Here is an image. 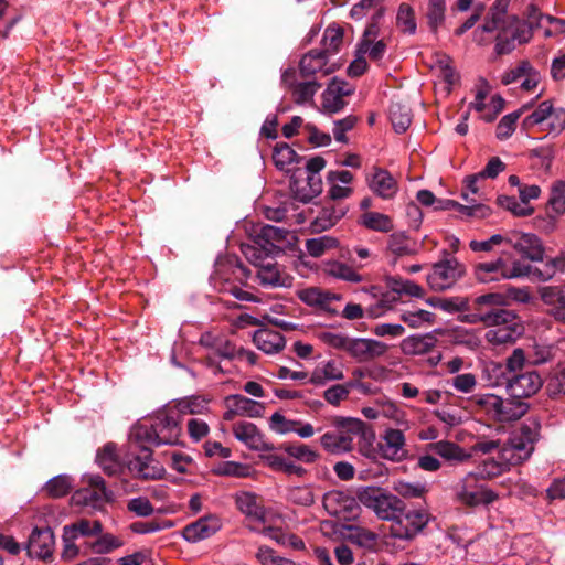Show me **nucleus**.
<instances>
[{
  "mask_svg": "<svg viewBox=\"0 0 565 565\" xmlns=\"http://www.w3.org/2000/svg\"><path fill=\"white\" fill-rule=\"evenodd\" d=\"M510 0H495L491 6L483 24L473 32L479 45L488 41L484 33H497L494 52L497 55L510 54L518 44L527 43L532 38L531 30L514 14L508 13Z\"/></svg>",
  "mask_w": 565,
  "mask_h": 565,
  "instance_id": "obj_1",
  "label": "nucleus"
},
{
  "mask_svg": "<svg viewBox=\"0 0 565 565\" xmlns=\"http://www.w3.org/2000/svg\"><path fill=\"white\" fill-rule=\"evenodd\" d=\"M564 264V259L550 258L540 268L523 260H513L509 264L503 256H500L492 260L478 263L475 266V276L478 281L483 284L521 277L547 281L555 276L556 269Z\"/></svg>",
  "mask_w": 565,
  "mask_h": 565,
  "instance_id": "obj_2",
  "label": "nucleus"
},
{
  "mask_svg": "<svg viewBox=\"0 0 565 565\" xmlns=\"http://www.w3.org/2000/svg\"><path fill=\"white\" fill-rule=\"evenodd\" d=\"M181 422L178 411L167 405L137 422L131 428L130 441L153 447L177 445L182 433Z\"/></svg>",
  "mask_w": 565,
  "mask_h": 565,
  "instance_id": "obj_3",
  "label": "nucleus"
},
{
  "mask_svg": "<svg viewBox=\"0 0 565 565\" xmlns=\"http://www.w3.org/2000/svg\"><path fill=\"white\" fill-rule=\"evenodd\" d=\"M470 321L481 322L490 328L487 330L484 339L494 347L514 343L524 331L516 313L504 308H494L482 310L479 313H471Z\"/></svg>",
  "mask_w": 565,
  "mask_h": 565,
  "instance_id": "obj_4",
  "label": "nucleus"
},
{
  "mask_svg": "<svg viewBox=\"0 0 565 565\" xmlns=\"http://www.w3.org/2000/svg\"><path fill=\"white\" fill-rule=\"evenodd\" d=\"M541 423L535 417L526 418L500 448L499 458L508 465L518 466L527 461L541 437Z\"/></svg>",
  "mask_w": 565,
  "mask_h": 565,
  "instance_id": "obj_5",
  "label": "nucleus"
},
{
  "mask_svg": "<svg viewBox=\"0 0 565 565\" xmlns=\"http://www.w3.org/2000/svg\"><path fill=\"white\" fill-rule=\"evenodd\" d=\"M318 338L323 344L344 351L358 362L372 361L384 355L388 350V345L384 342L366 338H351L332 331H322Z\"/></svg>",
  "mask_w": 565,
  "mask_h": 565,
  "instance_id": "obj_6",
  "label": "nucleus"
},
{
  "mask_svg": "<svg viewBox=\"0 0 565 565\" xmlns=\"http://www.w3.org/2000/svg\"><path fill=\"white\" fill-rule=\"evenodd\" d=\"M488 418L498 423H511L524 416L530 405L513 397L503 398L495 394H478L470 398Z\"/></svg>",
  "mask_w": 565,
  "mask_h": 565,
  "instance_id": "obj_7",
  "label": "nucleus"
},
{
  "mask_svg": "<svg viewBox=\"0 0 565 565\" xmlns=\"http://www.w3.org/2000/svg\"><path fill=\"white\" fill-rule=\"evenodd\" d=\"M337 431H327L321 438V446L330 454H344L353 449L354 436L364 433V423L353 417H337L333 422Z\"/></svg>",
  "mask_w": 565,
  "mask_h": 565,
  "instance_id": "obj_8",
  "label": "nucleus"
},
{
  "mask_svg": "<svg viewBox=\"0 0 565 565\" xmlns=\"http://www.w3.org/2000/svg\"><path fill=\"white\" fill-rule=\"evenodd\" d=\"M358 499L364 507L372 510L379 519L391 523L397 518V513L402 512L404 503L399 497L376 487L362 488L358 492Z\"/></svg>",
  "mask_w": 565,
  "mask_h": 565,
  "instance_id": "obj_9",
  "label": "nucleus"
},
{
  "mask_svg": "<svg viewBox=\"0 0 565 565\" xmlns=\"http://www.w3.org/2000/svg\"><path fill=\"white\" fill-rule=\"evenodd\" d=\"M429 520L430 514L426 509H406L404 502L402 512L391 523L390 534L394 539L411 541L427 526Z\"/></svg>",
  "mask_w": 565,
  "mask_h": 565,
  "instance_id": "obj_10",
  "label": "nucleus"
},
{
  "mask_svg": "<svg viewBox=\"0 0 565 565\" xmlns=\"http://www.w3.org/2000/svg\"><path fill=\"white\" fill-rule=\"evenodd\" d=\"M465 268L456 258H448L436 263L426 280L434 291H444L451 288L463 275Z\"/></svg>",
  "mask_w": 565,
  "mask_h": 565,
  "instance_id": "obj_11",
  "label": "nucleus"
},
{
  "mask_svg": "<svg viewBox=\"0 0 565 565\" xmlns=\"http://www.w3.org/2000/svg\"><path fill=\"white\" fill-rule=\"evenodd\" d=\"M131 448L139 449L128 463L129 470L139 479L157 480L164 475V468L153 459V452L147 444H132Z\"/></svg>",
  "mask_w": 565,
  "mask_h": 565,
  "instance_id": "obj_12",
  "label": "nucleus"
},
{
  "mask_svg": "<svg viewBox=\"0 0 565 565\" xmlns=\"http://www.w3.org/2000/svg\"><path fill=\"white\" fill-rule=\"evenodd\" d=\"M87 487L77 490L73 499L87 507L102 509L105 503L114 500V493L106 487V482L99 475H90L86 477Z\"/></svg>",
  "mask_w": 565,
  "mask_h": 565,
  "instance_id": "obj_13",
  "label": "nucleus"
},
{
  "mask_svg": "<svg viewBox=\"0 0 565 565\" xmlns=\"http://www.w3.org/2000/svg\"><path fill=\"white\" fill-rule=\"evenodd\" d=\"M236 509L245 515L250 531L258 532L259 525L266 522V509L258 502V497L254 492L238 491L234 494Z\"/></svg>",
  "mask_w": 565,
  "mask_h": 565,
  "instance_id": "obj_14",
  "label": "nucleus"
},
{
  "mask_svg": "<svg viewBox=\"0 0 565 565\" xmlns=\"http://www.w3.org/2000/svg\"><path fill=\"white\" fill-rule=\"evenodd\" d=\"M200 344L211 349L206 356L207 365L214 369V373H224L225 371L220 365L217 359L233 360L236 358L237 348L234 343L225 338H215L211 333L202 334Z\"/></svg>",
  "mask_w": 565,
  "mask_h": 565,
  "instance_id": "obj_15",
  "label": "nucleus"
},
{
  "mask_svg": "<svg viewBox=\"0 0 565 565\" xmlns=\"http://www.w3.org/2000/svg\"><path fill=\"white\" fill-rule=\"evenodd\" d=\"M508 245L524 260L543 262L545 248L539 236L531 233H511L508 235Z\"/></svg>",
  "mask_w": 565,
  "mask_h": 565,
  "instance_id": "obj_16",
  "label": "nucleus"
},
{
  "mask_svg": "<svg viewBox=\"0 0 565 565\" xmlns=\"http://www.w3.org/2000/svg\"><path fill=\"white\" fill-rule=\"evenodd\" d=\"M354 93V87L344 79L333 77L322 93V111L324 114L340 113L347 105L345 97Z\"/></svg>",
  "mask_w": 565,
  "mask_h": 565,
  "instance_id": "obj_17",
  "label": "nucleus"
},
{
  "mask_svg": "<svg viewBox=\"0 0 565 565\" xmlns=\"http://www.w3.org/2000/svg\"><path fill=\"white\" fill-rule=\"evenodd\" d=\"M542 386L543 380L539 372L526 371L511 376L507 383V391L511 397L522 401L535 395Z\"/></svg>",
  "mask_w": 565,
  "mask_h": 565,
  "instance_id": "obj_18",
  "label": "nucleus"
},
{
  "mask_svg": "<svg viewBox=\"0 0 565 565\" xmlns=\"http://www.w3.org/2000/svg\"><path fill=\"white\" fill-rule=\"evenodd\" d=\"M365 181L371 192L382 200L394 199L399 190L397 180L381 167H373Z\"/></svg>",
  "mask_w": 565,
  "mask_h": 565,
  "instance_id": "obj_19",
  "label": "nucleus"
},
{
  "mask_svg": "<svg viewBox=\"0 0 565 565\" xmlns=\"http://www.w3.org/2000/svg\"><path fill=\"white\" fill-rule=\"evenodd\" d=\"M386 286L388 292L381 299V306L395 302L403 297L422 299L425 296V290L422 286L399 276L387 277Z\"/></svg>",
  "mask_w": 565,
  "mask_h": 565,
  "instance_id": "obj_20",
  "label": "nucleus"
},
{
  "mask_svg": "<svg viewBox=\"0 0 565 565\" xmlns=\"http://www.w3.org/2000/svg\"><path fill=\"white\" fill-rule=\"evenodd\" d=\"M382 458L399 462L407 456L405 435L401 429L387 428L379 441Z\"/></svg>",
  "mask_w": 565,
  "mask_h": 565,
  "instance_id": "obj_21",
  "label": "nucleus"
},
{
  "mask_svg": "<svg viewBox=\"0 0 565 565\" xmlns=\"http://www.w3.org/2000/svg\"><path fill=\"white\" fill-rule=\"evenodd\" d=\"M471 480L475 479L468 476L457 489L456 497L461 504L467 507L488 505L498 499V494L489 488L471 487L469 484Z\"/></svg>",
  "mask_w": 565,
  "mask_h": 565,
  "instance_id": "obj_22",
  "label": "nucleus"
},
{
  "mask_svg": "<svg viewBox=\"0 0 565 565\" xmlns=\"http://www.w3.org/2000/svg\"><path fill=\"white\" fill-rule=\"evenodd\" d=\"M222 520L218 515H204L195 522L188 524L183 529L182 536L190 543H196L214 535L222 529Z\"/></svg>",
  "mask_w": 565,
  "mask_h": 565,
  "instance_id": "obj_23",
  "label": "nucleus"
},
{
  "mask_svg": "<svg viewBox=\"0 0 565 565\" xmlns=\"http://www.w3.org/2000/svg\"><path fill=\"white\" fill-rule=\"evenodd\" d=\"M539 294L546 307V313L554 320L565 323V284L542 287Z\"/></svg>",
  "mask_w": 565,
  "mask_h": 565,
  "instance_id": "obj_24",
  "label": "nucleus"
},
{
  "mask_svg": "<svg viewBox=\"0 0 565 565\" xmlns=\"http://www.w3.org/2000/svg\"><path fill=\"white\" fill-rule=\"evenodd\" d=\"M323 505L329 514L339 519L355 518L359 510L356 501L341 491L328 492L323 498Z\"/></svg>",
  "mask_w": 565,
  "mask_h": 565,
  "instance_id": "obj_25",
  "label": "nucleus"
},
{
  "mask_svg": "<svg viewBox=\"0 0 565 565\" xmlns=\"http://www.w3.org/2000/svg\"><path fill=\"white\" fill-rule=\"evenodd\" d=\"M54 534L50 527H35L26 545V553L32 558L46 559L52 556Z\"/></svg>",
  "mask_w": 565,
  "mask_h": 565,
  "instance_id": "obj_26",
  "label": "nucleus"
},
{
  "mask_svg": "<svg viewBox=\"0 0 565 565\" xmlns=\"http://www.w3.org/2000/svg\"><path fill=\"white\" fill-rule=\"evenodd\" d=\"M233 434L237 440L247 448L256 451L269 450V445L264 440L257 426L249 422H238L233 426Z\"/></svg>",
  "mask_w": 565,
  "mask_h": 565,
  "instance_id": "obj_27",
  "label": "nucleus"
},
{
  "mask_svg": "<svg viewBox=\"0 0 565 565\" xmlns=\"http://www.w3.org/2000/svg\"><path fill=\"white\" fill-rule=\"evenodd\" d=\"M353 179V174L348 170L329 171L327 174L328 198L338 201L351 196L353 189L350 184Z\"/></svg>",
  "mask_w": 565,
  "mask_h": 565,
  "instance_id": "obj_28",
  "label": "nucleus"
},
{
  "mask_svg": "<svg viewBox=\"0 0 565 565\" xmlns=\"http://www.w3.org/2000/svg\"><path fill=\"white\" fill-rule=\"evenodd\" d=\"M328 61L329 57L323 52L318 51V49L309 51L301 57L299 63L301 76L309 78L318 73H321L323 76L330 74L333 72V68L328 66Z\"/></svg>",
  "mask_w": 565,
  "mask_h": 565,
  "instance_id": "obj_29",
  "label": "nucleus"
},
{
  "mask_svg": "<svg viewBox=\"0 0 565 565\" xmlns=\"http://www.w3.org/2000/svg\"><path fill=\"white\" fill-rule=\"evenodd\" d=\"M257 277L260 285L264 287H290L292 285V277L285 270H280L277 263L273 258L266 264H260L257 271Z\"/></svg>",
  "mask_w": 565,
  "mask_h": 565,
  "instance_id": "obj_30",
  "label": "nucleus"
},
{
  "mask_svg": "<svg viewBox=\"0 0 565 565\" xmlns=\"http://www.w3.org/2000/svg\"><path fill=\"white\" fill-rule=\"evenodd\" d=\"M253 342L266 354L278 353L286 345L284 335L279 331L271 329L256 330L253 335Z\"/></svg>",
  "mask_w": 565,
  "mask_h": 565,
  "instance_id": "obj_31",
  "label": "nucleus"
},
{
  "mask_svg": "<svg viewBox=\"0 0 565 565\" xmlns=\"http://www.w3.org/2000/svg\"><path fill=\"white\" fill-rule=\"evenodd\" d=\"M437 344V338L434 332L425 334H413L405 338L401 348L405 354L423 355L429 353Z\"/></svg>",
  "mask_w": 565,
  "mask_h": 565,
  "instance_id": "obj_32",
  "label": "nucleus"
},
{
  "mask_svg": "<svg viewBox=\"0 0 565 565\" xmlns=\"http://www.w3.org/2000/svg\"><path fill=\"white\" fill-rule=\"evenodd\" d=\"M102 532L103 524L100 521L79 519L63 527V537L68 541H76L78 537L96 536Z\"/></svg>",
  "mask_w": 565,
  "mask_h": 565,
  "instance_id": "obj_33",
  "label": "nucleus"
},
{
  "mask_svg": "<svg viewBox=\"0 0 565 565\" xmlns=\"http://www.w3.org/2000/svg\"><path fill=\"white\" fill-rule=\"evenodd\" d=\"M288 235V230L266 224L259 228L254 243L257 246L264 247L267 252L274 253L276 249H279L276 244L285 242Z\"/></svg>",
  "mask_w": 565,
  "mask_h": 565,
  "instance_id": "obj_34",
  "label": "nucleus"
},
{
  "mask_svg": "<svg viewBox=\"0 0 565 565\" xmlns=\"http://www.w3.org/2000/svg\"><path fill=\"white\" fill-rule=\"evenodd\" d=\"M96 462L108 476H116L122 470L117 446L114 443H107L98 449Z\"/></svg>",
  "mask_w": 565,
  "mask_h": 565,
  "instance_id": "obj_35",
  "label": "nucleus"
},
{
  "mask_svg": "<svg viewBox=\"0 0 565 565\" xmlns=\"http://www.w3.org/2000/svg\"><path fill=\"white\" fill-rule=\"evenodd\" d=\"M282 82L289 85L291 88L292 98L295 103L299 105L312 102L317 90L321 86L316 79H308L306 82L292 84L289 82L288 72L282 74Z\"/></svg>",
  "mask_w": 565,
  "mask_h": 565,
  "instance_id": "obj_36",
  "label": "nucleus"
},
{
  "mask_svg": "<svg viewBox=\"0 0 565 565\" xmlns=\"http://www.w3.org/2000/svg\"><path fill=\"white\" fill-rule=\"evenodd\" d=\"M322 271L328 277L341 279L348 282L359 284L363 280L362 275L352 266L340 260H328L323 263Z\"/></svg>",
  "mask_w": 565,
  "mask_h": 565,
  "instance_id": "obj_37",
  "label": "nucleus"
},
{
  "mask_svg": "<svg viewBox=\"0 0 565 565\" xmlns=\"http://www.w3.org/2000/svg\"><path fill=\"white\" fill-rule=\"evenodd\" d=\"M226 405H233L234 412H237L239 416L246 417H260L265 411L263 403L250 399L241 394H233L226 397Z\"/></svg>",
  "mask_w": 565,
  "mask_h": 565,
  "instance_id": "obj_38",
  "label": "nucleus"
},
{
  "mask_svg": "<svg viewBox=\"0 0 565 565\" xmlns=\"http://www.w3.org/2000/svg\"><path fill=\"white\" fill-rule=\"evenodd\" d=\"M347 213L341 204H326L313 221V227L318 231H327L333 227Z\"/></svg>",
  "mask_w": 565,
  "mask_h": 565,
  "instance_id": "obj_39",
  "label": "nucleus"
},
{
  "mask_svg": "<svg viewBox=\"0 0 565 565\" xmlns=\"http://www.w3.org/2000/svg\"><path fill=\"white\" fill-rule=\"evenodd\" d=\"M446 0H428L424 17L427 26L433 34H437L446 21Z\"/></svg>",
  "mask_w": 565,
  "mask_h": 565,
  "instance_id": "obj_40",
  "label": "nucleus"
},
{
  "mask_svg": "<svg viewBox=\"0 0 565 565\" xmlns=\"http://www.w3.org/2000/svg\"><path fill=\"white\" fill-rule=\"evenodd\" d=\"M209 403L210 401L203 396L192 395L177 401L171 407L178 411V416L182 420L188 414H204L209 411Z\"/></svg>",
  "mask_w": 565,
  "mask_h": 565,
  "instance_id": "obj_41",
  "label": "nucleus"
},
{
  "mask_svg": "<svg viewBox=\"0 0 565 565\" xmlns=\"http://www.w3.org/2000/svg\"><path fill=\"white\" fill-rule=\"evenodd\" d=\"M343 43V30L337 24H330L323 32L321 47L318 51L323 52L326 56L337 54Z\"/></svg>",
  "mask_w": 565,
  "mask_h": 565,
  "instance_id": "obj_42",
  "label": "nucleus"
},
{
  "mask_svg": "<svg viewBox=\"0 0 565 565\" xmlns=\"http://www.w3.org/2000/svg\"><path fill=\"white\" fill-rule=\"evenodd\" d=\"M298 298L306 305L311 307L326 308L333 300L339 297L330 291H324L320 288L311 287L298 291Z\"/></svg>",
  "mask_w": 565,
  "mask_h": 565,
  "instance_id": "obj_43",
  "label": "nucleus"
},
{
  "mask_svg": "<svg viewBox=\"0 0 565 565\" xmlns=\"http://www.w3.org/2000/svg\"><path fill=\"white\" fill-rule=\"evenodd\" d=\"M510 466L505 460H502L498 457V459L488 458L483 460L476 469L473 473H470L469 477L473 479H483L489 480L493 479L503 472L508 471Z\"/></svg>",
  "mask_w": 565,
  "mask_h": 565,
  "instance_id": "obj_44",
  "label": "nucleus"
},
{
  "mask_svg": "<svg viewBox=\"0 0 565 565\" xmlns=\"http://www.w3.org/2000/svg\"><path fill=\"white\" fill-rule=\"evenodd\" d=\"M359 224L380 233H388L394 227L393 220L388 215L373 211L364 212L360 216Z\"/></svg>",
  "mask_w": 565,
  "mask_h": 565,
  "instance_id": "obj_45",
  "label": "nucleus"
},
{
  "mask_svg": "<svg viewBox=\"0 0 565 565\" xmlns=\"http://www.w3.org/2000/svg\"><path fill=\"white\" fill-rule=\"evenodd\" d=\"M428 447L433 452L446 460H455L461 462L469 459L470 457V455L467 454L462 447L452 441L440 440L430 444Z\"/></svg>",
  "mask_w": 565,
  "mask_h": 565,
  "instance_id": "obj_46",
  "label": "nucleus"
},
{
  "mask_svg": "<svg viewBox=\"0 0 565 565\" xmlns=\"http://www.w3.org/2000/svg\"><path fill=\"white\" fill-rule=\"evenodd\" d=\"M387 248L396 256H406L416 253V244L404 232L391 234L387 241Z\"/></svg>",
  "mask_w": 565,
  "mask_h": 565,
  "instance_id": "obj_47",
  "label": "nucleus"
},
{
  "mask_svg": "<svg viewBox=\"0 0 565 565\" xmlns=\"http://www.w3.org/2000/svg\"><path fill=\"white\" fill-rule=\"evenodd\" d=\"M531 103L524 104L518 110L503 116L497 125L495 135L500 140L508 139L515 130L516 122L521 115L531 107Z\"/></svg>",
  "mask_w": 565,
  "mask_h": 565,
  "instance_id": "obj_48",
  "label": "nucleus"
},
{
  "mask_svg": "<svg viewBox=\"0 0 565 565\" xmlns=\"http://www.w3.org/2000/svg\"><path fill=\"white\" fill-rule=\"evenodd\" d=\"M349 539L352 543L363 548L373 551L377 545L379 535L365 527L350 526Z\"/></svg>",
  "mask_w": 565,
  "mask_h": 565,
  "instance_id": "obj_49",
  "label": "nucleus"
},
{
  "mask_svg": "<svg viewBox=\"0 0 565 565\" xmlns=\"http://www.w3.org/2000/svg\"><path fill=\"white\" fill-rule=\"evenodd\" d=\"M307 186L308 189H299L298 185H296V188L292 190L296 200L302 203H308L322 192V180L319 174L308 173Z\"/></svg>",
  "mask_w": 565,
  "mask_h": 565,
  "instance_id": "obj_50",
  "label": "nucleus"
},
{
  "mask_svg": "<svg viewBox=\"0 0 565 565\" xmlns=\"http://www.w3.org/2000/svg\"><path fill=\"white\" fill-rule=\"evenodd\" d=\"M396 25L401 32L413 35L417 31L414 9L407 3H401L396 14Z\"/></svg>",
  "mask_w": 565,
  "mask_h": 565,
  "instance_id": "obj_51",
  "label": "nucleus"
},
{
  "mask_svg": "<svg viewBox=\"0 0 565 565\" xmlns=\"http://www.w3.org/2000/svg\"><path fill=\"white\" fill-rule=\"evenodd\" d=\"M401 319L409 328L417 329L424 326L434 324L436 322V315L424 309H418L415 311L403 312Z\"/></svg>",
  "mask_w": 565,
  "mask_h": 565,
  "instance_id": "obj_52",
  "label": "nucleus"
},
{
  "mask_svg": "<svg viewBox=\"0 0 565 565\" xmlns=\"http://www.w3.org/2000/svg\"><path fill=\"white\" fill-rule=\"evenodd\" d=\"M552 107V100L541 102L536 108L522 120V128L527 130L535 126H543L547 115H551Z\"/></svg>",
  "mask_w": 565,
  "mask_h": 565,
  "instance_id": "obj_53",
  "label": "nucleus"
},
{
  "mask_svg": "<svg viewBox=\"0 0 565 565\" xmlns=\"http://www.w3.org/2000/svg\"><path fill=\"white\" fill-rule=\"evenodd\" d=\"M174 526L171 520H151V521H136L129 525V529L135 534H149L163 530H169Z\"/></svg>",
  "mask_w": 565,
  "mask_h": 565,
  "instance_id": "obj_54",
  "label": "nucleus"
},
{
  "mask_svg": "<svg viewBox=\"0 0 565 565\" xmlns=\"http://www.w3.org/2000/svg\"><path fill=\"white\" fill-rule=\"evenodd\" d=\"M72 481L68 476L60 475L50 479L45 486L44 491L51 498H63L71 492Z\"/></svg>",
  "mask_w": 565,
  "mask_h": 565,
  "instance_id": "obj_55",
  "label": "nucleus"
},
{
  "mask_svg": "<svg viewBox=\"0 0 565 565\" xmlns=\"http://www.w3.org/2000/svg\"><path fill=\"white\" fill-rule=\"evenodd\" d=\"M390 119L392 121L395 132L397 134L405 132L412 122L409 110L399 104L391 105Z\"/></svg>",
  "mask_w": 565,
  "mask_h": 565,
  "instance_id": "obj_56",
  "label": "nucleus"
},
{
  "mask_svg": "<svg viewBox=\"0 0 565 565\" xmlns=\"http://www.w3.org/2000/svg\"><path fill=\"white\" fill-rule=\"evenodd\" d=\"M297 152L287 143H278L274 148L273 161L279 170H288L297 161Z\"/></svg>",
  "mask_w": 565,
  "mask_h": 565,
  "instance_id": "obj_57",
  "label": "nucleus"
},
{
  "mask_svg": "<svg viewBox=\"0 0 565 565\" xmlns=\"http://www.w3.org/2000/svg\"><path fill=\"white\" fill-rule=\"evenodd\" d=\"M545 391L548 397L553 399L565 397V369L550 374L546 380Z\"/></svg>",
  "mask_w": 565,
  "mask_h": 565,
  "instance_id": "obj_58",
  "label": "nucleus"
},
{
  "mask_svg": "<svg viewBox=\"0 0 565 565\" xmlns=\"http://www.w3.org/2000/svg\"><path fill=\"white\" fill-rule=\"evenodd\" d=\"M124 545V541L110 533L98 534V537L90 543V550L96 554H108Z\"/></svg>",
  "mask_w": 565,
  "mask_h": 565,
  "instance_id": "obj_59",
  "label": "nucleus"
},
{
  "mask_svg": "<svg viewBox=\"0 0 565 565\" xmlns=\"http://www.w3.org/2000/svg\"><path fill=\"white\" fill-rule=\"evenodd\" d=\"M565 129V109L563 107H552L551 115H547L546 121L541 126V130L554 136H558Z\"/></svg>",
  "mask_w": 565,
  "mask_h": 565,
  "instance_id": "obj_60",
  "label": "nucleus"
},
{
  "mask_svg": "<svg viewBox=\"0 0 565 565\" xmlns=\"http://www.w3.org/2000/svg\"><path fill=\"white\" fill-rule=\"evenodd\" d=\"M338 239L323 235L315 238L307 239L306 249L308 254L312 257H320L324 254L326 250L332 249L338 246Z\"/></svg>",
  "mask_w": 565,
  "mask_h": 565,
  "instance_id": "obj_61",
  "label": "nucleus"
},
{
  "mask_svg": "<svg viewBox=\"0 0 565 565\" xmlns=\"http://www.w3.org/2000/svg\"><path fill=\"white\" fill-rule=\"evenodd\" d=\"M216 476L246 478L250 475V467L236 461H223L213 469Z\"/></svg>",
  "mask_w": 565,
  "mask_h": 565,
  "instance_id": "obj_62",
  "label": "nucleus"
},
{
  "mask_svg": "<svg viewBox=\"0 0 565 565\" xmlns=\"http://www.w3.org/2000/svg\"><path fill=\"white\" fill-rule=\"evenodd\" d=\"M507 302V297L500 292H490L477 297L473 301L475 312L479 313L482 310H490L494 308H502Z\"/></svg>",
  "mask_w": 565,
  "mask_h": 565,
  "instance_id": "obj_63",
  "label": "nucleus"
},
{
  "mask_svg": "<svg viewBox=\"0 0 565 565\" xmlns=\"http://www.w3.org/2000/svg\"><path fill=\"white\" fill-rule=\"evenodd\" d=\"M550 209L556 214V216H561L565 213V182L556 181L552 189L551 195L548 199Z\"/></svg>",
  "mask_w": 565,
  "mask_h": 565,
  "instance_id": "obj_64",
  "label": "nucleus"
}]
</instances>
